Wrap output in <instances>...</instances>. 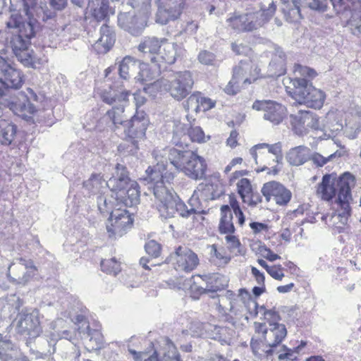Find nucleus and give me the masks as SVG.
Returning <instances> with one entry per match:
<instances>
[{
  "mask_svg": "<svg viewBox=\"0 0 361 361\" xmlns=\"http://www.w3.org/2000/svg\"><path fill=\"white\" fill-rule=\"evenodd\" d=\"M202 192L198 188L197 190H195L193 192V194L192 195L191 197L189 199L188 203V207L190 209V211L191 212L192 214H206L207 212L204 209L202 203L201 202L200 200V193Z\"/></svg>",
  "mask_w": 361,
  "mask_h": 361,
  "instance_id": "35",
  "label": "nucleus"
},
{
  "mask_svg": "<svg viewBox=\"0 0 361 361\" xmlns=\"http://www.w3.org/2000/svg\"><path fill=\"white\" fill-rule=\"evenodd\" d=\"M252 108L264 111L263 118L274 125L280 123L286 116V107L271 100L255 101Z\"/></svg>",
  "mask_w": 361,
  "mask_h": 361,
  "instance_id": "12",
  "label": "nucleus"
},
{
  "mask_svg": "<svg viewBox=\"0 0 361 361\" xmlns=\"http://www.w3.org/2000/svg\"><path fill=\"white\" fill-rule=\"evenodd\" d=\"M276 10V6L274 4V1H272L268 8H262L261 9V13L260 16L262 18V20L264 21H269L271 19V18L275 14Z\"/></svg>",
  "mask_w": 361,
  "mask_h": 361,
  "instance_id": "52",
  "label": "nucleus"
},
{
  "mask_svg": "<svg viewBox=\"0 0 361 361\" xmlns=\"http://www.w3.org/2000/svg\"><path fill=\"white\" fill-rule=\"evenodd\" d=\"M160 83L172 97L179 101L190 93L194 80L190 71H184L175 73L170 80H161Z\"/></svg>",
  "mask_w": 361,
  "mask_h": 361,
  "instance_id": "8",
  "label": "nucleus"
},
{
  "mask_svg": "<svg viewBox=\"0 0 361 361\" xmlns=\"http://www.w3.org/2000/svg\"><path fill=\"white\" fill-rule=\"evenodd\" d=\"M258 331L263 333L264 342L270 348L281 343L287 334L285 325L279 323H271L269 329L260 324Z\"/></svg>",
  "mask_w": 361,
  "mask_h": 361,
  "instance_id": "16",
  "label": "nucleus"
},
{
  "mask_svg": "<svg viewBox=\"0 0 361 361\" xmlns=\"http://www.w3.org/2000/svg\"><path fill=\"white\" fill-rule=\"evenodd\" d=\"M267 271L272 278L276 280H281L284 276L283 268L281 265L271 266Z\"/></svg>",
  "mask_w": 361,
  "mask_h": 361,
  "instance_id": "58",
  "label": "nucleus"
},
{
  "mask_svg": "<svg viewBox=\"0 0 361 361\" xmlns=\"http://www.w3.org/2000/svg\"><path fill=\"white\" fill-rule=\"evenodd\" d=\"M152 155L157 161L155 166L164 165V159H167L178 171H183L188 177L193 180H201L205 177L207 165L205 159L190 150L179 149L175 147L155 149Z\"/></svg>",
  "mask_w": 361,
  "mask_h": 361,
  "instance_id": "3",
  "label": "nucleus"
},
{
  "mask_svg": "<svg viewBox=\"0 0 361 361\" xmlns=\"http://www.w3.org/2000/svg\"><path fill=\"white\" fill-rule=\"evenodd\" d=\"M299 114L295 117L298 118L299 123L302 125L303 128L307 126L314 130H318L320 128L318 117L312 111L300 109Z\"/></svg>",
  "mask_w": 361,
  "mask_h": 361,
  "instance_id": "33",
  "label": "nucleus"
},
{
  "mask_svg": "<svg viewBox=\"0 0 361 361\" xmlns=\"http://www.w3.org/2000/svg\"><path fill=\"white\" fill-rule=\"evenodd\" d=\"M326 119V133H331V134H329V136H335L342 130L343 128V123L336 120L333 114H328Z\"/></svg>",
  "mask_w": 361,
  "mask_h": 361,
  "instance_id": "41",
  "label": "nucleus"
},
{
  "mask_svg": "<svg viewBox=\"0 0 361 361\" xmlns=\"http://www.w3.org/2000/svg\"><path fill=\"white\" fill-rule=\"evenodd\" d=\"M17 334L29 338H35L39 336L42 327L38 311L29 312L23 310L19 312L12 322Z\"/></svg>",
  "mask_w": 361,
  "mask_h": 361,
  "instance_id": "9",
  "label": "nucleus"
},
{
  "mask_svg": "<svg viewBox=\"0 0 361 361\" xmlns=\"http://www.w3.org/2000/svg\"><path fill=\"white\" fill-rule=\"evenodd\" d=\"M17 133V126L11 121L0 119V143L8 146L14 140Z\"/></svg>",
  "mask_w": 361,
  "mask_h": 361,
  "instance_id": "27",
  "label": "nucleus"
},
{
  "mask_svg": "<svg viewBox=\"0 0 361 361\" xmlns=\"http://www.w3.org/2000/svg\"><path fill=\"white\" fill-rule=\"evenodd\" d=\"M344 173L338 179L334 174H325L322 177V182L318 185L317 194L324 200H331L336 193L338 194L337 185L339 179L345 174Z\"/></svg>",
  "mask_w": 361,
  "mask_h": 361,
  "instance_id": "17",
  "label": "nucleus"
},
{
  "mask_svg": "<svg viewBox=\"0 0 361 361\" xmlns=\"http://www.w3.org/2000/svg\"><path fill=\"white\" fill-rule=\"evenodd\" d=\"M295 71L298 72L299 74L302 76L309 77L310 78H312L316 75V72L314 70L306 66H302L300 65L297 66Z\"/></svg>",
  "mask_w": 361,
  "mask_h": 361,
  "instance_id": "61",
  "label": "nucleus"
},
{
  "mask_svg": "<svg viewBox=\"0 0 361 361\" xmlns=\"http://www.w3.org/2000/svg\"><path fill=\"white\" fill-rule=\"evenodd\" d=\"M259 252L264 258L270 262H274L275 260L281 258L279 255L274 253L269 248L264 246L259 247Z\"/></svg>",
  "mask_w": 361,
  "mask_h": 361,
  "instance_id": "59",
  "label": "nucleus"
},
{
  "mask_svg": "<svg viewBox=\"0 0 361 361\" xmlns=\"http://www.w3.org/2000/svg\"><path fill=\"white\" fill-rule=\"evenodd\" d=\"M261 192L267 202L271 199L279 205H286L290 200L291 192L282 184L270 181L264 184Z\"/></svg>",
  "mask_w": 361,
  "mask_h": 361,
  "instance_id": "13",
  "label": "nucleus"
},
{
  "mask_svg": "<svg viewBox=\"0 0 361 361\" xmlns=\"http://www.w3.org/2000/svg\"><path fill=\"white\" fill-rule=\"evenodd\" d=\"M13 348V343L9 340L0 341V361H9V357L6 355L5 350H9Z\"/></svg>",
  "mask_w": 361,
  "mask_h": 361,
  "instance_id": "55",
  "label": "nucleus"
},
{
  "mask_svg": "<svg viewBox=\"0 0 361 361\" xmlns=\"http://www.w3.org/2000/svg\"><path fill=\"white\" fill-rule=\"evenodd\" d=\"M176 51L173 44L168 42L167 41L162 42V48L157 56H153L151 58V61L153 63H166L168 64H173L176 61Z\"/></svg>",
  "mask_w": 361,
  "mask_h": 361,
  "instance_id": "26",
  "label": "nucleus"
},
{
  "mask_svg": "<svg viewBox=\"0 0 361 361\" xmlns=\"http://www.w3.org/2000/svg\"><path fill=\"white\" fill-rule=\"evenodd\" d=\"M166 348L163 351L162 361H181L180 355L174 344L168 338H164Z\"/></svg>",
  "mask_w": 361,
  "mask_h": 361,
  "instance_id": "37",
  "label": "nucleus"
},
{
  "mask_svg": "<svg viewBox=\"0 0 361 361\" xmlns=\"http://www.w3.org/2000/svg\"><path fill=\"white\" fill-rule=\"evenodd\" d=\"M23 96L30 103H34L38 106L39 109L40 108L39 104H42L45 99V97L43 94L37 93L31 88H27Z\"/></svg>",
  "mask_w": 361,
  "mask_h": 361,
  "instance_id": "46",
  "label": "nucleus"
},
{
  "mask_svg": "<svg viewBox=\"0 0 361 361\" xmlns=\"http://www.w3.org/2000/svg\"><path fill=\"white\" fill-rule=\"evenodd\" d=\"M111 13L113 14L114 12L111 11L107 1H102L101 6L94 8L92 11V16L97 22L108 20Z\"/></svg>",
  "mask_w": 361,
  "mask_h": 361,
  "instance_id": "38",
  "label": "nucleus"
},
{
  "mask_svg": "<svg viewBox=\"0 0 361 361\" xmlns=\"http://www.w3.org/2000/svg\"><path fill=\"white\" fill-rule=\"evenodd\" d=\"M137 64L133 58L126 56L120 62L118 72L121 79L128 80L130 78L131 73L136 69Z\"/></svg>",
  "mask_w": 361,
  "mask_h": 361,
  "instance_id": "34",
  "label": "nucleus"
},
{
  "mask_svg": "<svg viewBox=\"0 0 361 361\" xmlns=\"http://www.w3.org/2000/svg\"><path fill=\"white\" fill-rule=\"evenodd\" d=\"M275 58L269 65L268 76L278 77L285 73V54L279 47L275 49Z\"/></svg>",
  "mask_w": 361,
  "mask_h": 361,
  "instance_id": "29",
  "label": "nucleus"
},
{
  "mask_svg": "<svg viewBox=\"0 0 361 361\" xmlns=\"http://www.w3.org/2000/svg\"><path fill=\"white\" fill-rule=\"evenodd\" d=\"M83 188L87 191V193L93 197H96L97 205L98 206V199L101 196L107 201L111 200L107 199L105 193L108 191L109 184L108 180L103 178V176L100 173L92 174L91 177L83 182Z\"/></svg>",
  "mask_w": 361,
  "mask_h": 361,
  "instance_id": "15",
  "label": "nucleus"
},
{
  "mask_svg": "<svg viewBox=\"0 0 361 361\" xmlns=\"http://www.w3.org/2000/svg\"><path fill=\"white\" fill-rule=\"evenodd\" d=\"M199 99L200 92L193 93L186 100L185 104H184L185 108L187 109L188 111L190 110L196 113L200 112Z\"/></svg>",
  "mask_w": 361,
  "mask_h": 361,
  "instance_id": "47",
  "label": "nucleus"
},
{
  "mask_svg": "<svg viewBox=\"0 0 361 361\" xmlns=\"http://www.w3.org/2000/svg\"><path fill=\"white\" fill-rule=\"evenodd\" d=\"M114 207V202L111 200L107 201L103 197L98 199V210L104 216L109 214L106 230L110 237H121L128 229H129L133 222V219L126 209Z\"/></svg>",
  "mask_w": 361,
  "mask_h": 361,
  "instance_id": "6",
  "label": "nucleus"
},
{
  "mask_svg": "<svg viewBox=\"0 0 361 361\" xmlns=\"http://www.w3.org/2000/svg\"><path fill=\"white\" fill-rule=\"evenodd\" d=\"M121 29L133 36L140 35L145 30L144 24H119Z\"/></svg>",
  "mask_w": 361,
  "mask_h": 361,
  "instance_id": "48",
  "label": "nucleus"
},
{
  "mask_svg": "<svg viewBox=\"0 0 361 361\" xmlns=\"http://www.w3.org/2000/svg\"><path fill=\"white\" fill-rule=\"evenodd\" d=\"M99 94L102 100L106 104L121 103L117 106H119L121 104L124 105V103L127 102V98L130 95V92L114 85V86H109V90H102Z\"/></svg>",
  "mask_w": 361,
  "mask_h": 361,
  "instance_id": "21",
  "label": "nucleus"
},
{
  "mask_svg": "<svg viewBox=\"0 0 361 361\" xmlns=\"http://www.w3.org/2000/svg\"><path fill=\"white\" fill-rule=\"evenodd\" d=\"M311 149L305 145H300L291 148L286 154L287 161L294 166L303 165L310 161Z\"/></svg>",
  "mask_w": 361,
  "mask_h": 361,
  "instance_id": "25",
  "label": "nucleus"
},
{
  "mask_svg": "<svg viewBox=\"0 0 361 361\" xmlns=\"http://www.w3.org/2000/svg\"><path fill=\"white\" fill-rule=\"evenodd\" d=\"M357 3L361 4V0H342L341 1V6H336L335 10L337 13H342L351 9Z\"/></svg>",
  "mask_w": 361,
  "mask_h": 361,
  "instance_id": "57",
  "label": "nucleus"
},
{
  "mask_svg": "<svg viewBox=\"0 0 361 361\" xmlns=\"http://www.w3.org/2000/svg\"><path fill=\"white\" fill-rule=\"evenodd\" d=\"M146 176L142 181L149 185V192L155 198V207L163 219H169L178 213L183 218L192 215L189 207L186 205L166 184H170L174 179V173L166 171L164 166H149Z\"/></svg>",
  "mask_w": 361,
  "mask_h": 361,
  "instance_id": "1",
  "label": "nucleus"
},
{
  "mask_svg": "<svg viewBox=\"0 0 361 361\" xmlns=\"http://www.w3.org/2000/svg\"><path fill=\"white\" fill-rule=\"evenodd\" d=\"M219 231L223 234H232L235 231L233 222V212L228 205L221 207V219L219 224Z\"/></svg>",
  "mask_w": 361,
  "mask_h": 361,
  "instance_id": "28",
  "label": "nucleus"
},
{
  "mask_svg": "<svg viewBox=\"0 0 361 361\" xmlns=\"http://www.w3.org/2000/svg\"><path fill=\"white\" fill-rule=\"evenodd\" d=\"M238 69L235 71V75H233L232 79L229 81L228 85L224 88V92L228 94H235L240 90V86L238 83V80H236V75H238Z\"/></svg>",
  "mask_w": 361,
  "mask_h": 361,
  "instance_id": "49",
  "label": "nucleus"
},
{
  "mask_svg": "<svg viewBox=\"0 0 361 361\" xmlns=\"http://www.w3.org/2000/svg\"><path fill=\"white\" fill-rule=\"evenodd\" d=\"M234 331L226 326H215L213 330V338L221 343H227L231 339Z\"/></svg>",
  "mask_w": 361,
  "mask_h": 361,
  "instance_id": "39",
  "label": "nucleus"
},
{
  "mask_svg": "<svg viewBox=\"0 0 361 361\" xmlns=\"http://www.w3.org/2000/svg\"><path fill=\"white\" fill-rule=\"evenodd\" d=\"M130 180L126 166L118 164L115 173L108 180L109 188L116 192V197H123L125 189L130 185Z\"/></svg>",
  "mask_w": 361,
  "mask_h": 361,
  "instance_id": "14",
  "label": "nucleus"
},
{
  "mask_svg": "<svg viewBox=\"0 0 361 361\" xmlns=\"http://www.w3.org/2000/svg\"><path fill=\"white\" fill-rule=\"evenodd\" d=\"M140 187L136 181L130 182L128 187L125 189L123 197H115L113 201L116 202V206H121L120 202H122L125 207H133L136 205L140 202ZM113 199V197H111Z\"/></svg>",
  "mask_w": 361,
  "mask_h": 361,
  "instance_id": "24",
  "label": "nucleus"
},
{
  "mask_svg": "<svg viewBox=\"0 0 361 361\" xmlns=\"http://www.w3.org/2000/svg\"><path fill=\"white\" fill-rule=\"evenodd\" d=\"M147 253L152 257H157L160 255L161 246L155 240H150L145 246Z\"/></svg>",
  "mask_w": 361,
  "mask_h": 361,
  "instance_id": "50",
  "label": "nucleus"
},
{
  "mask_svg": "<svg viewBox=\"0 0 361 361\" xmlns=\"http://www.w3.org/2000/svg\"><path fill=\"white\" fill-rule=\"evenodd\" d=\"M283 347L286 348V352L279 355L278 358L279 361H293L295 359L294 351L286 348L285 345Z\"/></svg>",
  "mask_w": 361,
  "mask_h": 361,
  "instance_id": "64",
  "label": "nucleus"
},
{
  "mask_svg": "<svg viewBox=\"0 0 361 361\" xmlns=\"http://www.w3.org/2000/svg\"><path fill=\"white\" fill-rule=\"evenodd\" d=\"M341 156V154L338 152L331 154L330 155H328L326 157H324L323 155L320 154L318 152L312 153L311 152V157L310 160H311L313 164L315 165L317 167H322L329 161H331L334 158Z\"/></svg>",
  "mask_w": 361,
  "mask_h": 361,
  "instance_id": "42",
  "label": "nucleus"
},
{
  "mask_svg": "<svg viewBox=\"0 0 361 361\" xmlns=\"http://www.w3.org/2000/svg\"><path fill=\"white\" fill-rule=\"evenodd\" d=\"M116 41L114 30L108 24H102L99 29V37L94 44V49L99 54H105L110 50Z\"/></svg>",
  "mask_w": 361,
  "mask_h": 361,
  "instance_id": "20",
  "label": "nucleus"
},
{
  "mask_svg": "<svg viewBox=\"0 0 361 361\" xmlns=\"http://www.w3.org/2000/svg\"><path fill=\"white\" fill-rule=\"evenodd\" d=\"M166 41L165 39L159 41L155 37H148L140 44L138 49L145 54L148 53L157 56V53L159 52L161 48H162V42Z\"/></svg>",
  "mask_w": 361,
  "mask_h": 361,
  "instance_id": "30",
  "label": "nucleus"
},
{
  "mask_svg": "<svg viewBox=\"0 0 361 361\" xmlns=\"http://www.w3.org/2000/svg\"><path fill=\"white\" fill-rule=\"evenodd\" d=\"M199 61L204 65H213L215 60V56L213 53L208 51H202L198 55Z\"/></svg>",
  "mask_w": 361,
  "mask_h": 361,
  "instance_id": "54",
  "label": "nucleus"
},
{
  "mask_svg": "<svg viewBox=\"0 0 361 361\" xmlns=\"http://www.w3.org/2000/svg\"><path fill=\"white\" fill-rule=\"evenodd\" d=\"M8 267L7 277L13 284L25 285L37 274V267L31 259L17 258Z\"/></svg>",
  "mask_w": 361,
  "mask_h": 361,
  "instance_id": "10",
  "label": "nucleus"
},
{
  "mask_svg": "<svg viewBox=\"0 0 361 361\" xmlns=\"http://www.w3.org/2000/svg\"><path fill=\"white\" fill-rule=\"evenodd\" d=\"M308 7L312 10L324 12L327 8L326 0H308Z\"/></svg>",
  "mask_w": 361,
  "mask_h": 361,
  "instance_id": "53",
  "label": "nucleus"
},
{
  "mask_svg": "<svg viewBox=\"0 0 361 361\" xmlns=\"http://www.w3.org/2000/svg\"><path fill=\"white\" fill-rule=\"evenodd\" d=\"M238 189V193L244 202H247V197L250 196L252 188L249 179L242 178L235 183Z\"/></svg>",
  "mask_w": 361,
  "mask_h": 361,
  "instance_id": "40",
  "label": "nucleus"
},
{
  "mask_svg": "<svg viewBox=\"0 0 361 361\" xmlns=\"http://www.w3.org/2000/svg\"><path fill=\"white\" fill-rule=\"evenodd\" d=\"M170 261L177 271H192L199 264L197 255L186 247L179 246L170 255Z\"/></svg>",
  "mask_w": 361,
  "mask_h": 361,
  "instance_id": "11",
  "label": "nucleus"
},
{
  "mask_svg": "<svg viewBox=\"0 0 361 361\" xmlns=\"http://www.w3.org/2000/svg\"><path fill=\"white\" fill-rule=\"evenodd\" d=\"M101 269L102 271L114 276L121 271L120 263L114 257L102 260Z\"/></svg>",
  "mask_w": 361,
  "mask_h": 361,
  "instance_id": "43",
  "label": "nucleus"
},
{
  "mask_svg": "<svg viewBox=\"0 0 361 361\" xmlns=\"http://www.w3.org/2000/svg\"><path fill=\"white\" fill-rule=\"evenodd\" d=\"M290 82L293 88L288 92L298 104L313 109L322 107L326 97L323 91L313 87L306 78H295Z\"/></svg>",
  "mask_w": 361,
  "mask_h": 361,
  "instance_id": "7",
  "label": "nucleus"
},
{
  "mask_svg": "<svg viewBox=\"0 0 361 361\" xmlns=\"http://www.w3.org/2000/svg\"><path fill=\"white\" fill-rule=\"evenodd\" d=\"M231 209L233 212V215L234 214L235 217L238 219V223L240 226H243L245 223V216L239 206V204L237 201H231Z\"/></svg>",
  "mask_w": 361,
  "mask_h": 361,
  "instance_id": "51",
  "label": "nucleus"
},
{
  "mask_svg": "<svg viewBox=\"0 0 361 361\" xmlns=\"http://www.w3.org/2000/svg\"><path fill=\"white\" fill-rule=\"evenodd\" d=\"M102 121H109V128L116 131L121 126H123L126 140L131 145L127 152L130 154H135L139 149V142L144 140L146 130L149 124V119L147 114L142 110L135 111V114L128 121H125L124 106H113L102 117Z\"/></svg>",
  "mask_w": 361,
  "mask_h": 361,
  "instance_id": "2",
  "label": "nucleus"
},
{
  "mask_svg": "<svg viewBox=\"0 0 361 361\" xmlns=\"http://www.w3.org/2000/svg\"><path fill=\"white\" fill-rule=\"evenodd\" d=\"M70 332L67 330H64L61 332L56 331H51L49 334H45V338H42L45 340L49 346H53L55 348V345L57 341L62 338L71 339L69 337Z\"/></svg>",
  "mask_w": 361,
  "mask_h": 361,
  "instance_id": "44",
  "label": "nucleus"
},
{
  "mask_svg": "<svg viewBox=\"0 0 361 361\" xmlns=\"http://www.w3.org/2000/svg\"><path fill=\"white\" fill-rule=\"evenodd\" d=\"M255 309V314H261L264 315V319L269 323H279L281 320V317L279 313L274 310H266L264 306H259L257 302H252Z\"/></svg>",
  "mask_w": 361,
  "mask_h": 361,
  "instance_id": "36",
  "label": "nucleus"
},
{
  "mask_svg": "<svg viewBox=\"0 0 361 361\" xmlns=\"http://www.w3.org/2000/svg\"><path fill=\"white\" fill-rule=\"evenodd\" d=\"M236 69H238V75H236V80H238V83H240V82H243V83H248V84H250L251 83V81L249 78H245V76L246 75L247 73L250 71V65L249 63L246 62V61H241L240 62V63L235 66L233 68V75H235V71Z\"/></svg>",
  "mask_w": 361,
  "mask_h": 361,
  "instance_id": "45",
  "label": "nucleus"
},
{
  "mask_svg": "<svg viewBox=\"0 0 361 361\" xmlns=\"http://www.w3.org/2000/svg\"><path fill=\"white\" fill-rule=\"evenodd\" d=\"M355 185L354 176L346 172L338 180V198L336 203L337 209L331 214L322 216V220L331 229L334 233L345 232L348 228V221L350 216L351 188Z\"/></svg>",
  "mask_w": 361,
  "mask_h": 361,
  "instance_id": "5",
  "label": "nucleus"
},
{
  "mask_svg": "<svg viewBox=\"0 0 361 361\" xmlns=\"http://www.w3.org/2000/svg\"><path fill=\"white\" fill-rule=\"evenodd\" d=\"M80 333H82L89 338L90 345L92 350L100 349L103 345V336L100 331L97 329H91L89 325H87L85 330L78 328Z\"/></svg>",
  "mask_w": 361,
  "mask_h": 361,
  "instance_id": "31",
  "label": "nucleus"
},
{
  "mask_svg": "<svg viewBox=\"0 0 361 361\" xmlns=\"http://www.w3.org/2000/svg\"><path fill=\"white\" fill-rule=\"evenodd\" d=\"M257 150H267V152L271 156H274L272 158L273 162L280 163L282 161V145L280 142L269 145L267 143H260L255 145L250 149V154L253 158L256 164H258Z\"/></svg>",
  "mask_w": 361,
  "mask_h": 361,
  "instance_id": "22",
  "label": "nucleus"
},
{
  "mask_svg": "<svg viewBox=\"0 0 361 361\" xmlns=\"http://www.w3.org/2000/svg\"><path fill=\"white\" fill-rule=\"evenodd\" d=\"M22 99L10 102L9 109L17 116L25 120H29L32 116L39 110V106L34 103H30L23 94H20Z\"/></svg>",
  "mask_w": 361,
  "mask_h": 361,
  "instance_id": "19",
  "label": "nucleus"
},
{
  "mask_svg": "<svg viewBox=\"0 0 361 361\" xmlns=\"http://www.w3.org/2000/svg\"><path fill=\"white\" fill-rule=\"evenodd\" d=\"M186 132L192 142H204L206 141L204 133L200 126H192L187 129L181 123H174L173 141L178 144L181 136L186 135Z\"/></svg>",
  "mask_w": 361,
  "mask_h": 361,
  "instance_id": "18",
  "label": "nucleus"
},
{
  "mask_svg": "<svg viewBox=\"0 0 361 361\" xmlns=\"http://www.w3.org/2000/svg\"><path fill=\"white\" fill-rule=\"evenodd\" d=\"M211 255L212 257L220 259L221 262L224 264L228 263L230 260V258L225 256L221 250H219L215 245H212L211 247Z\"/></svg>",
  "mask_w": 361,
  "mask_h": 361,
  "instance_id": "63",
  "label": "nucleus"
},
{
  "mask_svg": "<svg viewBox=\"0 0 361 361\" xmlns=\"http://www.w3.org/2000/svg\"><path fill=\"white\" fill-rule=\"evenodd\" d=\"M194 277H191L190 279L187 280V284L190 286V288L192 293H197L198 295H201L205 293L207 291H210L211 290L208 288V286L206 288H203L202 286H198L195 283L191 284L192 280Z\"/></svg>",
  "mask_w": 361,
  "mask_h": 361,
  "instance_id": "62",
  "label": "nucleus"
},
{
  "mask_svg": "<svg viewBox=\"0 0 361 361\" xmlns=\"http://www.w3.org/2000/svg\"><path fill=\"white\" fill-rule=\"evenodd\" d=\"M199 107L200 112V111H206L211 109H212L215 106V102H213L211 99L204 97L200 92V99H199Z\"/></svg>",
  "mask_w": 361,
  "mask_h": 361,
  "instance_id": "56",
  "label": "nucleus"
},
{
  "mask_svg": "<svg viewBox=\"0 0 361 361\" xmlns=\"http://www.w3.org/2000/svg\"><path fill=\"white\" fill-rule=\"evenodd\" d=\"M258 157L257 164H263V167L261 169H257V171H264L268 170L267 173H272L276 175L280 171V169L277 167V166H272L275 162L272 161V159H271V156L265 152V150H257Z\"/></svg>",
  "mask_w": 361,
  "mask_h": 361,
  "instance_id": "32",
  "label": "nucleus"
},
{
  "mask_svg": "<svg viewBox=\"0 0 361 361\" xmlns=\"http://www.w3.org/2000/svg\"><path fill=\"white\" fill-rule=\"evenodd\" d=\"M39 24H7L8 42L18 60L27 67L36 68L46 60L36 56L30 40L36 35Z\"/></svg>",
  "mask_w": 361,
  "mask_h": 361,
  "instance_id": "4",
  "label": "nucleus"
},
{
  "mask_svg": "<svg viewBox=\"0 0 361 361\" xmlns=\"http://www.w3.org/2000/svg\"><path fill=\"white\" fill-rule=\"evenodd\" d=\"M0 82L6 88L20 89L24 83V76L21 71L11 65L0 76Z\"/></svg>",
  "mask_w": 361,
  "mask_h": 361,
  "instance_id": "23",
  "label": "nucleus"
},
{
  "mask_svg": "<svg viewBox=\"0 0 361 361\" xmlns=\"http://www.w3.org/2000/svg\"><path fill=\"white\" fill-rule=\"evenodd\" d=\"M227 297L229 298L231 300L230 301V311L234 314H237L238 311H240V309L238 307V296H235V294L233 293L231 291L227 292Z\"/></svg>",
  "mask_w": 361,
  "mask_h": 361,
  "instance_id": "60",
  "label": "nucleus"
}]
</instances>
